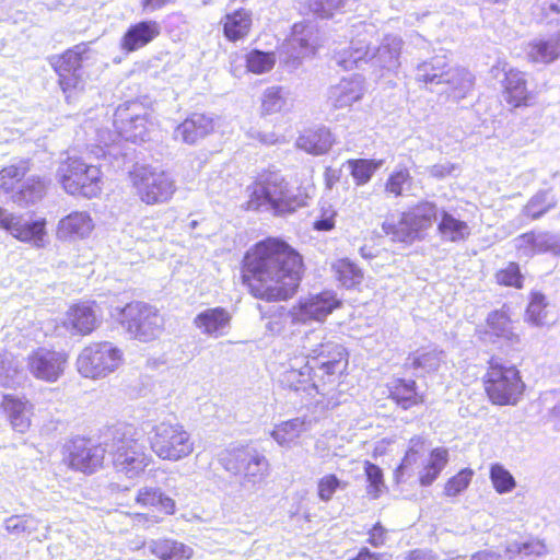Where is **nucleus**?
Instances as JSON below:
<instances>
[{"label": "nucleus", "instance_id": "obj_16", "mask_svg": "<svg viewBox=\"0 0 560 560\" xmlns=\"http://www.w3.org/2000/svg\"><path fill=\"white\" fill-rule=\"evenodd\" d=\"M386 399L402 411L418 410L427 405L428 396L416 380L393 377L385 384Z\"/></svg>", "mask_w": 560, "mask_h": 560}, {"label": "nucleus", "instance_id": "obj_26", "mask_svg": "<svg viewBox=\"0 0 560 560\" xmlns=\"http://www.w3.org/2000/svg\"><path fill=\"white\" fill-rule=\"evenodd\" d=\"M94 230V222L88 211L75 210L60 219L57 236L63 240H83Z\"/></svg>", "mask_w": 560, "mask_h": 560}, {"label": "nucleus", "instance_id": "obj_57", "mask_svg": "<svg viewBox=\"0 0 560 560\" xmlns=\"http://www.w3.org/2000/svg\"><path fill=\"white\" fill-rule=\"evenodd\" d=\"M387 540V529L376 522L368 532V544L374 548L382 547Z\"/></svg>", "mask_w": 560, "mask_h": 560}, {"label": "nucleus", "instance_id": "obj_41", "mask_svg": "<svg viewBox=\"0 0 560 560\" xmlns=\"http://www.w3.org/2000/svg\"><path fill=\"white\" fill-rule=\"evenodd\" d=\"M331 270L336 280L347 289L361 284L364 277L362 269L348 258L337 259L332 262Z\"/></svg>", "mask_w": 560, "mask_h": 560}, {"label": "nucleus", "instance_id": "obj_34", "mask_svg": "<svg viewBox=\"0 0 560 560\" xmlns=\"http://www.w3.org/2000/svg\"><path fill=\"white\" fill-rule=\"evenodd\" d=\"M334 143V137L329 128L320 127L308 129L298 138V144L304 151L319 155L328 152Z\"/></svg>", "mask_w": 560, "mask_h": 560}, {"label": "nucleus", "instance_id": "obj_14", "mask_svg": "<svg viewBox=\"0 0 560 560\" xmlns=\"http://www.w3.org/2000/svg\"><path fill=\"white\" fill-rule=\"evenodd\" d=\"M491 71H502L501 95L511 109L529 107L534 103V94L528 89L526 73L511 67L505 60H498Z\"/></svg>", "mask_w": 560, "mask_h": 560}, {"label": "nucleus", "instance_id": "obj_7", "mask_svg": "<svg viewBox=\"0 0 560 560\" xmlns=\"http://www.w3.org/2000/svg\"><path fill=\"white\" fill-rule=\"evenodd\" d=\"M118 324L131 339L151 342L164 331L165 318L160 310L143 301H131L118 312Z\"/></svg>", "mask_w": 560, "mask_h": 560}, {"label": "nucleus", "instance_id": "obj_4", "mask_svg": "<svg viewBox=\"0 0 560 560\" xmlns=\"http://www.w3.org/2000/svg\"><path fill=\"white\" fill-rule=\"evenodd\" d=\"M56 180L68 196L91 200L102 195L105 176L101 164L82 153H68L58 162Z\"/></svg>", "mask_w": 560, "mask_h": 560}, {"label": "nucleus", "instance_id": "obj_49", "mask_svg": "<svg viewBox=\"0 0 560 560\" xmlns=\"http://www.w3.org/2000/svg\"><path fill=\"white\" fill-rule=\"evenodd\" d=\"M276 65V55L273 51H262L252 49L245 56V67L248 72L262 74L271 71Z\"/></svg>", "mask_w": 560, "mask_h": 560}, {"label": "nucleus", "instance_id": "obj_33", "mask_svg": "<svg viewBox=\"0 0 560 560\" xmlns=\"http://www.w3.org/2000/svg\"><path fill=\"white\" fill-rule=\"evenodd\" d=\"M440 353L435 350L420 347L408 352L405 358L404 369L411 372L434 373L441 366Z\"/></svg>", "mask_w": 560, "mask_h": 560}, {"label": "nucleus", "instance_id": "obj_37", "mask_svg": "<svg viewBox=\"0 0 560 560\" xmlns=\"http://www.w3.org/2000/svg\"><path fill=\"white\" fill-rule=\"evenodd\" d=\"M315 373L312 364L306 357L305 363L300 368H291L285 371L283 383L292 390L307 392L314 389L316 392V382L314 381Z\"/></svg>", "mask_w": 560, "mask_h": 560}, {"label": "nucleus", "instance_id": "obj_12", "mask_svg": "<svg viewBox=\"0 0 560 560\" xmlns=\"http://www.w3.org/2000/svg\"><path fill=\"white\" fill-rule=\"evenodd\" d=\"M122 362L121 349L102 341L85 347L77 360V366L84 377L100 378L116 371Z\"/></svg>", "mask_w": 560, "mask_h": 560}, {"label": "nucleus", "instance_id": "obj_50", "mask_svg": "<svg viewBox=\"0 0 560 560\" xmlns=\"http://www.w3.org/2000/svg\"><path fill=\"white\" fill-rule=\"evenodd\" d=\"M4 528L12 535L30 537L37 532L38 521L31 515H12L5 520Z\"/></svg>", "mask_w": 560, "mask_h": 560}, {"label": "nucleus", "instance_id": "obj_13", "mask_svg": "<svg viewBox=\"0 0 560 560\" xmlns=\"http://www.w3.org/2000/svg\"><path fill=\"white\" fill-rule=\"evenodd\" d=\"M135 503L145 512L130 513L129 516L135 524L145 527L159 524L176 512L175 500L158 487L140 488L136 492Z\"/></svg>", "mask_w": 560, "mask_h": 560}, {"label": "nucleus", "instance_id": "obj_42", "mask_svg": "<svg viewBox=\"0 0 560 560\" xmlns=\"http://www.w3.org/2000/svg\"><path fill=\"white\" fill-rule=\"evenodd\" d=\"M548 306V299L542 292L532 291L524 313L525 320L534 326L547 325Z\"/></svg>", "mask_w": 560, "mask_h": 560}, {"label": "nucleus", "instance_id": "obj_43", "mask_svg": "<svg viewBox=\"0 0 560 560\" xmlns=\"http://www.w3.org/2000/svg\"><path fill=\"white\" fill-rule=\"evenodd\" d=\"M382 230L393 242L410 244L418 240L417 234L405 218V212H402L398 219H386L382 224Z\"/></svg>", "mask_w": 560, "mask_h": 560}, {"label": "nucleus", "instance_id": "obj_9", "mask_svg": "<svg viewBox=\"0 0 560 560\" xmlns=\"http://www.w3.org/2000/svg\"><path fill=\"white\" fill-rule=\"evenodd\" d=\"M150 447L160 459L178 462L194 452V440L182 423L162 421L152 429Z\"/></svg>", "mask_w": 560, "mask_h": 560}, {"label": "nucleus", "instance_id": "obj_62", "mask_svg": "<svg viewBox=\"0 0 560 560\" xmlns=\"http://www.w3.org/2000/svg\"><path fill=\"white\" fill-rule=\"evenodd\" d=\"M14 219L15 215L13 213L8 212L4 208L0 207V230L10 234Z\"/></svg>", "mask_w": 560, "mask_h": 560}, {"label": "nucleus", "instance_id": "obj_31", "mask_svg": "<svg viewBox=\"0 0 560 560\" xmlns=\"http://www.w3.org/2000/svg\"><path fill=\"white\" fill-rule=\"evenodd\" d=\"M288 90L282 85L267 86L259 96V115L269 117L282 115L288 109Z\"/></svg>", "mask_w": 560, "mask_h": 560}, {"label": "nucleus", "instance_id": "obj_39", "mask_svg": "<svg viewBox=\"0 0 560 560\" xmlns=\"http://www.w3.org/2000/svg\"><path fill=\"white\" fill-rule=\"evenodd\" d=\"M438 231L443 238L453 243L463 242L470 235L468 223L453 217L446 211L441 213Z\"/></svg>", "mask_w": 560, "mask_h": 560}, {"label": "nucleus", "instance_id": "obj_55", "mask_svg": "<svg viewBox=\"0 0 560 560\" xmlns=\"http://www.w3.org/2000/svg\"><path fill=\"white\" fill-rule=\"evenodd\" d=\"M345 2L346 0H308V7L320 16L330 18Z\"/></svg>", "mask_w": 560, "mask_h": 560}, {"label": "nucleus", "instance_id": "obj_58", "mask_svg": "<svg viewBox=\"0 0 560 560\" xmlns=\"http://www.w3.org/2000/svg\"><path fill=\"white\" fill-rule=\"evenodd\" d=\"M417 454L418 451L415 450L413 447H409V450L406 452L400 465L395 470V478L397 482H399L400 477H402L404 470L416 463Z\"/></svg>", "mask_w": 560, "mask_h": 560}, {"label": "nucleus", "instance_id": "obj_36", "mask_svg": "<svg viewBox=\"0 0 560 560\" xmlns=\"http://www.w3.org/2000/svg\"><path fill=\"white\" fill-rule=\"evenodd\" d=\"M450 454L445 447H435L429 454L428 462L419 472V482L421 486L432 485L448 463Z\"/></svg>", "mask_w": 560, "mask_h": 560}, {"label": "nucleus", "instance_id": "obj_18", "mask_svg": "<svg viewBox=\"0 0 560 560\" xmlns=\"http://www.w3.org/2000/svg\"><path fill=\"white\" fill-rule=\"evenodd\" d=\"M30 171L28 161H21L19 164H11L0 170V197L10 196L14 202L32 197L34 190L42 186L39 179L32 183H24Z\"/></svg>", "mask_w": 560, "mask_h": 560}, {"label": "nucleus", "instance_id": "obj_46", "mask_svg": "<svg viewBox=\"0 0 560 560\" xmlns=\"http://www.w3.org/2000/svg\"><path fill=\"white\" fill-rule=\"evenodd\" d=\"M361 96V88L358 82L351 80H342L332 90V106L335 108L350 107L357 101H359Z\"/></svg>", "mask_w": 560, "mask_h": 560}, {"label": "nucleus", "instance_id": "obj_27", "mask_svg": "<svg viewBox=\"0 0 560 560\" xmlns=\"http://www.w3.org/2000/svg\"><path fill=\"white\" fill-rule=\"evenodd\" d=\"M10 235L19 242L31 244L36 248L45 247L47 243V220L38 218L33 221L22 222L20 217L15 215Z\"/></svg>", "mask_w": 560, "mask_h": 560}, {"label": "nucleus", "instance_id": "obj_6", "mask_svg": "<svg viewBox=\"0 0 560 560\" xmlns=\"http://www.w3.org/2000/svg\"><path fill=\"white\" fill-rule=\"evenodd\" d=\"M315 373L316 393L334 394L349 375L348 350L340 343L323 341L307 355Z\"/></svg>", "mask_w": 560, "mask_h": 560}, {"label": "nucleus", "instance_id": "obj_25", "mask_svg": "<svg viewBox=\"0 0 560 560\" xmlns=\"http://www.w3.org/2000/svg\"><path fill=\"white\" fill-rule=\"evenodd\" d=\"M115 125L119 135L127 141L141 142L149 136L148 115H131L128 108L119 107L115 114Z\"/></svg>", "mask_w": 560, "mask_h": 560}, {"label": "nucleus", "instance_id": "obj_29", "mask_svg": "<svg viewBox=\"0 0 560 560\" xmlns=\"http://www.w3.org/2000/svg\"><path fill=\"white\" fill-rule=\"evenodd\" d=\"M288 43L302 58L314 56L319 47L316 31L304 22L293 24Z\"/></svg>", "mask_w": 560, "mask_h": 560}, {"label": "nucleus", "instance_id": "obj_32", "mask_svg": "<svg viewBox=\"0 0 560 560\" xmlns=\"http://www.w3.org/2000/svg\"><path fill=\"white\" fill-rule=\"evenodd\" d=\"M150 551L159 560H190L194 556L190 546L167 537L152 540Z\"/></svg>", "mask_w": 560, "mask_h": 560}, {"label": "nucleus", "instance_id": "obj_23", "mask_svg": "<svg viewBox=\"0 0 560 560\" xmlns=\"http://www.w3.org/2000/svg\"><path fill=\"white\" fill-rule=\"evenodd\" d=\"M215 122L212 116L194 112L175 128V137L183 142L195 144L197 141L214 132Z\"/></svg>", "mask_w": 560, "mask_h": 560}, {"label": "nucleus", "instance_id": "obj_19", "mask_svg": "<svg viewBox=\"0 0 560 560\" xmlns=\"http://www.w3.org/2000/svg\"><path fill=\"white\" fill-rule=\"evenodd\" d=\"M341 304L335 292L325 290L301 301L296 306V316L302 322L324 320Z\"/></svg>", "mask_w": 560, "mask_h": 560}, {"label": "nucleus", "instance_id": "obj_10", "mask_svg": "<svg viewBox=\"0 0 560 560\" xmlns=\"http://www.w3.org/2000/svg\"><path fill=\"white\" fill-rule=\"evenodd\" d=\"M106 453L101 442L91 436L77 435L65 444L62 462L70 470L91 476L105 467Z\"/></svg>", "mask_w": 560, "mask_h": 560}, {"label": "nucleus", "instance_id": "obj_8", "mask_svg": "<svg viewBox=\"0 0 560 560\" xmlns=\"http://www.w3.org/2000/svg\"><path fill=\"white\" fill-rule=\"evenodd\" d=\"M88 43H79L60 54L48 58V62L57 75V83L66 101L74 100L85 91L83 62L88 59Z\"/></svg>", "mask_w": 560, "mask_h": 560}, {"label": "nucleus", "instance_id": "obj_24", "mask_svg": "<svg viewBox=\"0 0 560 560\" xmlns=\"http://www.w3.org/2000/svg\"><path fill=\"white\" fill-rule=\"evenodd\" d=\"M0 408L13 431L25 434L31 429L32 405L27 400L12 394H5L2 397Z\"/></svg>", "mask_w": 560, "mask_h": 560}, {"label": "nucleus", "instance_id": "obj_2", "mask_svg": "<svg viewBox=\"0 0 560 560\" xmlns=\"http://www.w3.org/2000/svg\"><path fill=\"white\" fill-rule=\"evenodd\" d=\"M248 191L246 210L258 211L268 207L276 215H288L308 206L315 184L311 178L301 177L290 185L282 175L265 171L256 176Z\"/></svg>", "mask_w": 560, "mask_h": 560}, {"label": "nucleus", "instance_id": "obj_3", "mask_svg": "<svg viewBox=\"0 0 560 560\" xmlns=\"http://www.w3.org/2000/svg\"><path fill=\"white\" fill-rule=\"evenodd\" d=\"M480 382L487 401L495 407H515L527 392L520 368L494 354L487 360Z\"/></svg>", "mask_w": 560, "mask_h": 560}, {"label": "nucleus", "instance_id": "obj_35", "mask_svg": "<svg viewBox=\"0 0 560 560\" xmlns=\"http://www.w3.org/2000/svg\"><path fill=\"white\" fill-rule=\"evenodd\" d=\"M436 215V206L430 201H420L408 211H405V218L417 234V238L421 237V232L423 230H427L432 225Z\"/></svg>", "mask_w": 560, "mask_h": 560}, {"label": "nucleus", "instance_id": "obj_11", "mask_svg": "<svg viewBox=\"0 0 560 560\" xmlns=\"http://www.w3.org/2000/svg\"><path fill=\"white\" fill-rule=\"evenodd\" d=\"M129 178L136 195L149 206L168 201L176 191L170 174L151 166H135L129 172Z\"/></svg>", "mask_w": 560, "mask_h": 560}, {"label": "nucleus", "instance_id": "obj_28", "mask_svg": "<svg viewBox=\"0 0 560 560\" xmlns=\"http://www.w3.org/2000/svg\"><path fill=\"white\" fill-rule=\"evenodd\" d=\"M526 58L534 65H550L558 60L560 58V33L529 42Z\"/></svg>", "mask_w": 560, "mask_h": 560}, {"label": "nucleus", "instance_id": "obj_21", "mask_svg": "<svg viewBox=\"0 0 560 560\" xmlns=\"http://www.w3.org/2000/svg\"><path fill=\"white\" fill-rule=\"evenodd\" d=\"M219 26L226 42H243L253 31V12L244 7L236 8L221 16Z\"/></svg>", "mask_w": 560, "mask_h": 560}, {"label": "nucleus", "instance_id": "obj_61", "mask_svg": "<svg viewBox=\"0 0 560 560\" xmlns=\"http://www.w3.org/2000/svg\"><path fill=\"white\" fill-rule=\"evenodd\" d=\"M386 553L373 552L368 547L359 549L358 553L349 560H386Z\"/></svg>", "mask_w": 560, "mask_h": 560}, {"label": "nucleus", "instance_id": "obj_53", "mask_svg": "<svg viewBox=\"0 0 560 560\" xmlns=\"http://www.w3.org/2000/svg\"><path fill=\"white\" fill-rule=\"evenodd\" d=\"M347 486L348 482L339 479L337 475L326 474L317 481V497L323 502H329L338 490Z\"/></svg>", "mask_w": 560, "mask_h": 560}, {"label": "nucleus", "instance_id": "obj_56", "mask_svg": "<svg viewBox=\"0 0 560 560\" xmlns=\"http://www.w3.org/2000/svg\"><path fill=\"white\" fill-rule=\"evenodd\" d=\"M336 217L337 212L330 205L323 206L319 218L313 222V229L319 232L331 231L336 225Z\"/></svg>", "mask_w": 560, "mask_h": 560}, {"label": "nucleus", "instance_id": "obj_38", "mask_svg": "<svg viewBox=\"0 0 560 560\" xmlns=\"http://www.w3.org/2000/svg\"><path fill=\"white\" fill-rule=\"evenodd\" d=\"M510 314L504 310H494L486 318V326L491 336L510 341H518V335L514 332Z\"/></svg>", "mask_w": 560, "mask_h": 560}, {"label": "nucleus", "instance_id": "obj_47", "mask_svg": "<svg viewBox=\"0 0 560 560\" xmlns=\"http://www.w3.org/2000/svg\"><path fill=\"white\" fill-rule=\"evenodd\" d=\"M305 428V421L301 418H294L282 421L271 431V436L281 446H288L298 440Z\"/></svg>", "mask_w": 560, "mask_h": 560}, {"label": "nucleus", "instance_id": "obj_54", "mask_svg": "<svg viewBox=\"0 0 560 560\" xmlns=\"http://www.w3.org/2000/svg\"><path fill=\"white\" fill-rule=\"evenodd\" d=\"M490 479L498 493L512 491L516 483L511 472L500 464H493L490 467Z\"/></svg>", "mask_w": 560, "mask_h": 560}, {"label": "nucleus", "instance_id": "obj_20", "mask_svg": "<svg viewBox=\"0 0 560 560\" xmlns=\"http://www.w3.org/2000/svg\"><path fill=\"white\" fill-rule=\"evenodd\" d=\"M161 33V24L155 20L132 23L120 38V49L127 54L138 51L154 42Z\"/></svg>", "mask_w": 560, "mask_h": 560}, {"label": "nucleus", "instance_id": "obj_48", "mask_svg": "<svg viewBox=\"0 0 560 560\" xmlns=\"http://www.w3.org/2000/svg\"><path fill=\"white\" fill-rule=\"evenodd\" d=\"M494 281L499 287L522 290L525 285V276L516 261H509L494 272Z\"/></svg>", "mask_w": 560, "mask_h": 560}, {"label": "nucleus", "instance_id": "obj_52", "mask_svg": "<svg viewBox=\"0 0 560 560\" xmlns=\"http://www.w3.org/2000/svg\"><path fill=\"white\" fill-rule=\"evenodd\" d=\"M474 470L463 468L457 474L446 480L443 487L444 495L454 498L464 492L471 482Z\"/></svg>", "mask_w": 560, "mask_h": 560}, {"label": "nucleus", "instance_id": "obj_59", "mask_svg": "<svg viewBox=\"0 0 560 560\" xmlns=\"http://www.w3.org/2000/svg\"><path fill=\"white\" fill-rule=\"evenodd\" d=\"M518 241L521 243L520 247H523V248H526V249H532L535 253H540V252H544V250H548V248L541 249L539 247V244H538V241H537V235L533 231L521 234L518 236Z\"/></svg>", "mask_w": 560, "mask_h": 560}, {"label": "nucleus", "instance_id": "obj_64", "mask_svg": "<svg viewBox=\"0 0 560 560\" xmlns=\"http://www.w3.org/2000/svg\"><path fill=\"white\" fill-rule=\"evenodd\" d=\"M406 560H432V557L423 550L413 549L407 553Z\"/></svg>", "mask_w": 560, "mask_h": 560}, {"label": "nucleus", "instance_id": "obj_45", "mask_svg": "<svg viewBox=\"0 0 560 560\" xmlns=\"http://www.w3.org/2000/svg\"><path fill=\"white\" fill-rule=\"evenodd\" d=\"M383 163V160L375 159H350L347 161L350 175L357 186L368 184Z\"/></svg>", "mask_w": 560, "mask_h": 560}, {"label": "nucleus", "instance_id": "obj_30", "mask_svg": "<svg viewBox=\"0 0 560 560\" xmlns=\"http://www.w3.org/2000/svg\"><path fill=\"white\" fill-rule=\"evenodd\" d=\"M232 316L224 307H212L200 312L195 318V326L205 335L218 337L230 326Z\"/></svg>", "mask_w": 560, "mask_h": 560}, {"label": "nucleus", "instance_id": "obj_44", "mask_svg": "<svg viewBox=\"0 0 560 560\" xmlns=\"http://www.w3.org/2000/svg\"><path fill=\"white\" fill-rule=\"evenodd\" d=\"M363 470L366 482V497L370 500L380 499L387 489L383 469L378 465L370 460H365L363 463Z\"/></svg>", "mask_w": 560, "mask_h": 560}, {"label": "nucleus", "instance_id": "obj_60", "mask_svg": "<svg viewBox=\"0 0 560 560\" xmlns=\"http://www.w3.org/2000/svg\"><path fill=\"white\" fill-rule=\"evenodd\" d=\"M537 8L546 18L560 14V0H537Z\"/></svg>", "mask_w": 560, "mask_h": 560}, {"label": "nucleus", "instance_id": "obj_22", "mask_svg": "<svg viewBox=\"0 0 560 560\" xmlns=\"http://www.w3.org/2000/svg\"><path fill=\"white\" fill-rule=\"evenodd\" d=\"M97 317L88 302H78L69 306L62 326L72 335L88 336L97 328Z\"/></svg>", "mask_w": 560, "mask_h": 560}, {"label": "nucleus", "instance_id": "obj_63", "mask_svg": "<svg viewBox=\"0 0 560 560\" xmlns=\"http://www.w3.org/2000/svg\"><path fill=\"white\" fill-rule=\"evenodd\" d=\"M171 2L172 0H141L140 3L143 11H155Z\"/></svg>", "mask_w": 560, "mask_h": 560}, {"label": "nucleus", "instance_id": "obj_1", "mask_svg": "<svg viewBox=\"0 0 560 560\" xmlns=\"http://www.w3.org/2000/svg\"><path fill=\"white\" fill-rule=\"evenodd\" d=\"M304 256L287 240L267 235L249 245L238 264L241 285L267 303L291 300L306 275Z\"/></svg>", "mask_w": 560, "mask_h": 560}, {"label": "nucleus", "instance_id": "obj_51", "mask_svg": "<svg viewBox=\"0 0 560 560\" xmlns=\"http://www.w3.org/2000/svg\"><path fill=\"white\" fill-rule=\"evenodd\" d=\"M411 182L410 171L407 167H400L388 175L384 190L387 195L397 198L402 196L405 186H410Z\"/></svg>", "mask_w": 560, "mask_h": 560}, {"label": "nucleus", "instance_id": "obj_5", "mask_svg": "<svg viewBox=\"0 0 560 560\" xmlns=\"http://www.w3.org/2000/svg\"><path fill=\"white\" fill-rule=\"evenodd\" d=\"M110 463L116 472L135 478L144 472L151 458L142 444V430L135 423L124 422L110 428Z\"/></svg>", "mask_w": 560, "mask_h": 560}, {"label": "nucleus", "instance_id": "obj_17", "mask_svg": "<svg viewBox=\"0 0 560 560\" xmlns=\"http://www.w3.org/2000/svg\"><path fill=\"white\" fill-rule=\"evenodd\" d=\"M67 361L66 352L37 348L27 357V369L36 380L54 383L63 374Z\"/></svg>", "mask_w": 560, "mask_h": 560}, {"label": "nucleus", "instance_id": "obj_15", "mask_svg": "<svg viewBox=\"0 0 560 560\" xmlns=\"http://www.w3.org/2000/svg\"><path fill=\"white\" fill-rule=\"evenodd\" d=\"M221 464L232 474H242L244 482L260 483L269 472L267 458L258 453L250 455L245 447L229 451Z\"/></svg>", "mask_w": 560, "mask_h": 560}, {"label": "nucleus", "instance_id": "obj_40", "mask_svg": "<svg viewBox=\"0 0 560 560\" xmlns=\"http://www.w3.org/2000/svg\"><path fill=\"white\" fill-rule=\"evenodd\" d=\"M557 206V199L548 190L533 195L522 208V215L527 221H535Z\"/></svg>", "mask_w": 560, "mask_h": 560}]
</instances>
